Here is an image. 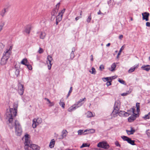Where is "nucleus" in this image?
<instances>
[{
	"instance_id": "f257e3e1",
	"label": "nucleus",
	"mask_w": 150,
	"mask_h": 150,
	"mask_svg": "<svg viewBox=\"0 0 150 150\" xmlns=\"http://www.w3.org/2000/svg\"><path fill=\"white\" fill-rule=\"evenodd\" d=\"M13 107V108H10L9 110H7L5 117L7 120V123L10 126V128L12 129L13 127L15 126L16 134L20 136L22 134V129L19 122L17 120H15L14 122H13V118L17 114L18 104L14 103Z\"/></svg>"
},
{
	"instance_id": "f03ea898",
	"label": "nucleus",
	"mask_w": 150,
	"mask_h": 150,
	"mask_svg": "<svg viewBox=\"0 0 150 150\" xmlns=\"http://www.w3.org/2000/svg\"><path fill=\"white\" fill-rule=\"evenodd\" d=\"M120 103L119 100H117L115 102L114 106V110L112 113L115 115L117 114L120 108Z\"/></svg>"
},
{
	"instance_id": "7ed1b4c3",
	"label": "nucleus",
	"mask_w": 150,
	"mask_h": 150,
	"mask_svg": "<svg viewBox=\"0 0 150 150\" xmlns=\"http://www.w3.org/2000/svg\"><path fill=\"white\" fill-rule=\"evenodd\" d=\"M42 122L41 118H38L37 119L34 118L33 120L32 127L33 128H35L40 123Z\"/></svg>"
},
{
	"instance_id": "20e7f679",
	"label": "nucleus",
	"mask_w": 150,
	"mask_h": 150,
	"mask_svg": "<svg viewBox=\"0 0 150 150\" xmlns=\"http://www.w3.org/2000/svg\"><path fill=\"white\" fill-rule=\"evenodd\" d=\"M98 147L102 148L105 149H108L109 147V144L106 142H99L97 145Z\"/></svg>"
},
{
	"instance_id": "39448f33",
	"label": "nucleus",
	"mask_w": 150,
	"mask_h": 150,
	"mask_svg": "<svg viewBox=\"0 0 150 150\" xmlns=\"http://www.w3.org/2000/svg\"><path fill=\"white\" fill-rule=\"evenodd\" d=\"M18 93L20 95H22L24 91V86L20 82L18 83Z\"/></svg>"
},
{
	"instance_id": "423d86ee",
	"label": "nucleus",
	"mask_w": 150,
	"mask_h": 150,
	"mask_svg": "<svg viewBox=\"0 0 150 150\" xmlns=\"http://www.w3.org/2000/svg\"><path fill=\"white\" fill-rule=\"evenodd\" d=\"M53 60L52 57L50 55L48 56L47 58V62L48 64V69L50 70L51 69L52 64L51 63V61Z\"/></svg>"
},
{
	"instance_id": "0eeeda50",
	"label": "nucleus",
	"mask_w": 150,
	"mask_h": 150,
	"mask_svg": "<svg viewBox=\"0 0 150 150\" xmlns=\"http://www.w3.org/2000/svg\"><path fill=\"white\" fill-rule=\"evenodd\" d=\"M60 4V3H58L56 6V7L54 8L51 13V15L57 16V12L58 11V9Z\"/></svg>"
},
{
	"instance_id": "6e6552de",
	"label": "nucleus",
	"mask_w": 150,
	"mask_h": 150,
	"mask_svg": "<svg viewBox=\"0 0 150 150\" xmlns=\"http://www.w3.org/2000/svg\"><path fill=\"white\" fill-rule=\"evenodd\" d=\"M138 117L139 115L137 114H133L128 117V121L130 122H132L134 121L137 117Z\"/></svg>"
},
{
	"instance_id": "1a4fd4ad",
	"label": "nucleus",
	"mask_w": 150,
	"mask_h": 150,
	"mask_svg": "<svg viewBox=\"0 0 150 150\" xmlns=\"http://www.w3.org/2000/svg\"><path fill=\"white\" fill-rule=\"evenodd\" d=\"M81 105H77L76 104H75L72 106H71L68 109V111L70 112H72L75 110L76 108H77L81 106Z\"/></svg>"
},
{
	"instance_id": "9d476101",
	"label": "nucleus",
	"mask_w": 150,
	"mask_h": 150,
	"mask_svg": "<svg viewBox=\"0 0 150 150\" xmlns=\"http://www.w3.org/2000/svg\"><path fill=\"white\" fill-rule=\"evenodd\" d=\"M142 19L143 20H145L146 21H149V13L147 12H145L142 13Z\"/></svg>"
},
{
	"instance_id": "9b49d317",
	"label": "nucleus",
	"mask_w": 150,
	"mask_h": 150,
	"mask_svg": "<svg viewBox=\"0 0 150 150\" xmlns=\"http://www.w3.org/2000/svg\"><path fill=\"white\" fill-rule=\"evenodd\" d=\"M120 116L127 117L129 116V114L128 112H126L124 111L120 110L118 112V113Z\"/></svg>"
},
{
	"instance_id": "f8f14e48",
	"label": "nucleus",
	"mask_w": 150,
	"mask_h": 150,
	"mask_svg": "<svg viewBox=\"0 0 150 150\" xmlns=\"http://www.w3.org/2000/svg\"><path fill=\"white\" fill-rule=\"evenodd\" d=\"M30 147L29 150H39L40 147L37 145L35 144H30Z\"/></svg>"
},
{
	"instance_id": "ddd939ff",
	"label": "nucleus",
	"mask_w": 150,
	"mask_h": 150,
	"mask_svg": "<svg viewBox=\"0 0 150 150\" xmlns=\"http://www.w3.org/2000/svg\"><path fill=\"white\" fill-rule=\"evenodd\" d=\"M24 144L25 145L24 148L26 150H29L30 147V142H25Z\"/></svg>"
},
{
	"instance_id": "4468645a",
	"label": "nucleus",
	"mask_w": 150,
	"mask_h": 150,
	"mask_svg": "<svg viewBox=\"0 0 150 150\" xmlns=\"http://www.w3.org/2000/svg\"><path fill=\"white\" fill-rule=\"evenodd\" d=\"M8 60V59L7 58H6L5 56H3L1 60V65H4L6 64Z\"/></svg>"
},
{
	"instance_id": "2eb2a0df",
	"label": "nucleus",
	"mask_w": 150,
	"mask_h": 150,
	"mask_svg": "<svg viewBox=\"0 0 150 150\" xmlns=\"http://www.w3.org/2000/svg\"><path fill=\"white\" fill-rule=\"evenodd\" d=\"M141 68L144 70H146L147 71H148L150 70V65H143L142 67Z\"/></svg>"
},
{
	"instance_id": "dca6fc26",
	"label": "nucleus",
	"mask_w": 150,
	"mask_h": 150,
	"mask_svg": "<svg viewBox=\"0 0 150 150\" xmlns=\"http://www.w3.org/2000/svg\"><path fill=\"white\" fill-rule=\"evenodd\" d=\"M139 67V64L135 65L134 67L131 68L128 70L129 73H132L134 71L136 68H137Z\"/></svg>"
},
{
	"instance_id": "f3484780",
	"label": "nucleus",
	"mask_w": 150,
	"mask_h": 150,
	"mask_svg": "<svg viewBox=\"0 0 150 150\" xmlns=\"http://www.w3.org/2000/svg\"><path fill=\"white\" fill-rule=\"evenodd\" d=\"M31 29V27L30 25H28L25 28V31L27 34H29L30 33V30Z\"/></svg>"
},
{
	"instance_id": "a211bd4d",
	"label": "nucleus",
	"mask_w": 150,
	"mask_h": 150,
	"mask_svg": "<svg viewBox=\"0 0 150 150\" xmlns=\"http://www.w3.org/2000/svg\"><path fill=\"white\" fill-rule=\"evenodd\" d=\"M11 52L6 50V52H4L3 56H5L6 58H7L8 59L10 57V54Z\"/></svg>"
},
{
	"instance_id": "6ab92c4d",
	"label": "nucleus",
	"mask_w": 150,
	"mask_h": 150,
	"mask_svg": "<svg viewBox=\"0 0 150 150\" xmlns=\"http://www.w3.org/2000/svg\"><path fill=\"white\" fill-rule=\"evenodd\" d=\"M55 141L54 139H52L49 144V146L51 148H53L55 144Z\"/></svg>"
},
{
	"instance_id": "aec40b11",
	"label": "nucleus",
	"mask_w": 150,
	"mask_h": 150,
	"mask_svg": "<svg viewBox=\"0 0 150 150\" xmlns=\"http://www.w3.org/2000/svg\"><path fill=\"white\" fill-rule=\"evenodd\" d=\"M126 131L127 134L129 135L133 134L135 131V130L134 129H133L132 127H131V130H126Z\"/></svg>"
},
{
	"instance_id": "412c9836",
	"label": "nucleus",
	"mask_w": 150,
	"mask_h": 150,
	"mask_svg": "<svg viewBox=\"0 0 150 150\" xmlns=\"http://www.w3.org/2000/svg\"><path fill=\"white\" fill-rule=\"evenodd\" d=\"M83 101H86V98H83L82 99H80L79 101L76 104L77 105H81V106L83 105V103H80L81 102H82Z\"/></svg>"
},
{
	"instance_id": "4be33fe9",
	"label": "nucleus",
	"mask_w": 150,
	"mask_h": 150,
	"mask_svg": "<svg viewBox=\"0 0 150 150\" xmlns=\"http://www.w3.org/2000/svg\"><path fill=\"white\" fill-rule=\"evenodd\" d=\"M67 132L66 130H63L62 132V134L61 137V139H63L64 137H66V136Z\"/></svg>"
},
{
	"instance_id": "5701e85b",
	"label": "nucleus",
	"mask_w": 150,
	"mask_h": 150,
	"mask_svg": "<svg viewBox=\"0 0 150 150\" xmlns=\"http://www.w3.org/2000/svg\"><path fill=\"white\" fill-rule=\"evenodd\" d=\"M28 62L27 59L26 58H24L23 59L21 62V63L22 64L26 65V64H27Z\"/></svg>"
},
{
	"instance_id": "b1692460",
	"label": "nucleus",
	"mask_w": 150,
	"mask_h": 150,
	"mask_svg": "<svg viewBox=\"0 0 150 150\" xmlns=\"http://www.w3.org/2000/svg\"><path fill=\"white\" fill-rule=\"evenodd\" d=\"M15 69L16 70L15 71V74L17 77L19 76L20 75V70L18 68H17L16 67L15 68Z\"/></svg>"
},
{
	"instance_id": "393cba45",
	"label": "nucleus",
	"mask_w": 150,
	"mask_h": 150,
	"mask_svg": "<svg viewBox=\"0 0 150 150\" xmlns=\"http://www.w3.org/2000/svg\"><path fill=\"white\" fill-rule=\"evenodd\" d=\"M127 142L132 145H136V144L135 143V141L134 140H132L131 138H129V140L127 141Z\"/></svg>"
},
{
	"instance_id": "a878e982",
	"label": "nucleus",
	"mask_w": 150,
	"mask_h": 150,
	"mask_svg": "<svg viewBox=\"0 0 150 150\" xmlns=\"http://www.w3.org/2000/svg\"><path fill=\"white\" fill-rule=\"evenodd\" d=\"M6 9L5 8H4L3 9L0 13V15L4 17L5 15V14L6 12Z\"/></svg>"
},
{
	"instance_id": "bb28decb",
	"label": "nucleus",
	"mask_w": 150,
	"mask_h": 150,
	"mask_svg": "<svg viewBox=\"0 0 150 150\" xmlns=\"http://www.w3.org/2000/svg\"><path fill=\"white\" fill-rule=\"evenodd\" d=\"M62 15L60 16L58 14L56 17V21H60L62 20Z\"/></svg>"
},
{
	"instance_id": "cd10ccee",
	"label": "nucleus",
	"mask_w": 150,
	"mask_h": 150,
	"mask_svg": "<svg viewBox=\"0 0 150 150\" xmlns=\"http://www.w3.org/2000/svg\"><path fill=\"white\" fill-rule=\"evenodd\" d=\"M46 34L45 32H41L40 35V38L42 39H43L45 38V36Z\"/></svg>"
},
{
	"instance_id": "c85d7f7f",
	"label": "nucleus",
	"mask_w": 150,
	"mask_h": 150,
	"mask_svg": "<svg viewBox=\"0 0 150 150\" xmlns=\"http://www.w3.org/2000/svg\"><path fill=\"white\" fill-rule=\"evenodd\" d=\"M121 137L123 140L126 141L127 142L130 138L125 136H122Z\"/></svg>"
},
{
	"instance_id": "c756f323",
	"label": "nucleus",
	"mask_w": 150,
	"mask_h": 150,
	"mask_svg": "<svg viewBox=\"0 0 150 150\" xmlns=\"http://www.w3.org/2000/svg\"><path fill=\"white\" fill-rule=\"evenodd\" d=\"M143 118L145 120L148 119H150V112L148 114L145 115L143 117Z\"/></svg>"
},
{
	"instance_id": "7c9ffc66",
	"label": "nucleus",
	"mask_w": 150,
	"mask_h": 150,
	"mask_svg": "<svg viewBox=\"0 0 150 150\" xmlns=\"http://www.w3.org/2000/svg\"><path fill=\"white\" fill-rule=\"evenodd\" d=\"M116 67V65L115 63H113L111 67V69L110 70L109 68V69L111 71H113L115 70V69Z\"/></svg>"
},
{
	"instance_id": "2f4dec72",
	"label": "nucleus",
	"mask_w": 150,
	"mask_h": 150,
	"mask_svg": "<svg viewBox=\"0 0 150 150\" xmlns=\"http://www.w3.org/2000/svg\"><path fill=\"white\" fill-rule=\"evenodd\" d=\"M140 103H136V107L137 108V111L138 112H139L140 111Z\"/></svg>"
},
{
	"instance_id": "473e14b6",
	"label": "nucleus",
	"mask_w": 150,
	"mask_h": 150,
	"mask_svg": "<svg viewBox=\"0 0 150 150\" xmlns=\"http://www.w3.org/2000/svg\"><path fill=\"white\" fill-rule=\"evenodd\" d=\"M87 117H93L92 112L90 111H88L87 113Z\"/></svg>"
},
{
	"instance_id": "72a5a7b5",
	"label": "nucleus",
	"mask_w": 150,
	"mask_h": 150,
	"mask_svg": "<svg viewBox=\"0 0 150 150\" xmlns=\"http://www.w3.org/2000/svg\"><path fill=\"white\" fill-rule=\"evenodd\" d=\"M90 144H88V143H83L82 145L80 146L81 148H82L83 147H88L90 146Z\"/></svg>"
},
{
	"instance_id": "f704fd0d",
	"label": "nucleus",
	"mask_w": 150,
	"mask_h": 150,
	"mask_svg": "<svg viewBox=\"0 0 150 150\" xmlns=\"http://www.w3.org/2000/svg\"><path fill=\"white\" fill-rule=\"evenodd\" d=\"M29 135L28 134H26L25 135V142H30V141L29 139Z\"/></svg>"
},
{
	"instance_id": "c9c22d12",
	"label": "nucleus",
	"mask_w": 150,
	"mask_h": 150,
	"mask_svg": "<svg viewBox=\"0 0 150 150\" xmlns=\"http://www.w3.org/2000/svg\"><path fill=\"white\" fill-rule=\"evenodd\" d=\"M45 100H46L50 104H52V105H49V106H53L54 105V103H53V102H51L50 100H49V99L47 98H45Z\"/></svg>"
},
{
	"instance_id": "e433bc0d",
	"label": "nucleus",
	"mask_w": 150,
	"mask_h": 150,
	"mask_svg": "<svg viewBox=\"0 0 150 150\" xmlns=\"http://www.w3.org/2000/svg\"><path fill=\"white\" fill-rule=\"evenodd\" d=\"M59 105L62 106L63 108H64L65 107V104L63 102L61 101V100H60L59 103Z\"/></svg>"
},
{
	"instance_id": "4c0bfd02",
	"label": "nucleus",
	"mask_w": 150,
	"mask_h": 150,
	"mask_svg": "<svg viewBox=\"0 0 150 150\" xmlns=\"http://www.w3.org/2000/svg\"><path fill=\"white\" fill-rule=\"evenodd\" d=\"M86 131V130H85L84 131L83 130L80 129L78 131V134L81 135L82 134H83L84 132Z\"/></svg>"
},
{
	"instance_id": "58836bf2",
	"label": "nucleus",
	"mask_w": 150,
	"mask_h": 150,
	"mask_svg": "<svg viewBox=\"0 0 150 150\" xmlns=\"http://www.w3.org/2000/svg\"><path fill=\"white\" fill-rule=\"evenodd\" d=\"M135 110V109L134 108H132L130 110H127V112L131 111L132 113H133V114H135L134 113V112Z\"/></svg>"
},
{
	"instance_id": "ea45409f",
	"label": "nucleus",
	"mask_w": 150,
	"mask_h": 150,
	"mask_svg": "<svg viewBox=\"0 0 150 150\" xmlns=\"http://www.w3.org/2000/svg\"><path fill=\"white\" fill-rule=\"evenodd\" d=\"M72 91V87H71L70 88V90L69 92V93L67 96V98H68V97L70 95V94L71 93Z\"/></svg>"
},
{
	"instance_id": "a19ab883",
	"label": "nucleus",
	"mask_w": 150,
	"mask_h": 150,
	"mask_svg": "<svg viewBox=\"0 0 150 150\" xmlns=\"http://www.w3.org/2000/svg\"><path fill=\"white\" fill-rule=\"evenodd\" d=\"M91 19V13L90 14V15L88 16V18L87 19V21L88 23L90 22Z\"/></svg>"
},
{
	"instance_id": "79ce46f5",
	"label": "nucleus",
	"mask_w": 150,
	"mask_h": 150,
	"mask_svg": "<svg viewBox=\"0 0 150 150\" xmlns=\"http://www.w3.org/2000/svg\"><path fill=\"white\" fill-rule=\"evenodd\" d=\"M27 68L29 70H31L32 69V67L31 65L29 64V63H28L27 64H26V65Z\"/></svg>"
},
{
	"instance_id": "37998d69",
	"label": "nucleus",
	"mask_w": 150,
	"mask_h": 150,
	"mask_svg": "<svg viewBox=\"0 0 150 150\" xmlns=\"http://www.w3.org/2000/svg\"><path fill=\"white\" fill-rule=\"evenodd\" d=\"M92 71H90L92 74H95L96 73V71L94 67H92L91 69Z\"/></svg>"
},
{
	"instance_id": "c03bdc74",
	"label": "nucleus",
	"mask_w": 150,
	"mask_h": 150,
	"mask_svg": "<svg viewBox=\"0 0 150 150\" xmlns=\"http://www.w3.org/2000/svg\"><path fill=\"white\" fill-rule=\"evenodd\" d=\"M74 57V53L71 52L70 54V58L71 60L73 59Z\"/></svg>"
},
{
	"instance_id": "a18cd8bd",
	"label": "nucleus",
	"mask_w": 150,
	"mask_h": 150,
	"mask_svg": "<svg viewBox=\"0 0 150 150\" xmlns=\"http://www.w3.org/2000/svg\"><path fill=\"white\" fill-rule=\"evenodd\" d=\"M118 81L120 83L125 84V82L122 79H120V78L118 79Z\"/></svg>"
},
{
	"instance_id": "49530a36",
	"label": "nucleus",
	"mask_w": 150,
	"mask_h": 150,
	"mask_svg": "<svg viewBox=\"0 0 150 150\" xmlns=\"http://www.w3.org/2000/svg\"><path fill=\"white\" fill-rule=\"evenodd\" d=\"M4 47V45L2 43H0V52L2 50Z\"/></svg>"
},
{
	"instance_id": "de8ad7c7",
	"label": "nucleus",
	"mask_w": 150,
	"mask_h": 150,
	"mask_svg": "<svg viewBox=\"0 0 150 150\" xmlns=\"http://www.w3.org/2000/svg\"><path fill=\"white\" fill-rule=\"evenodd\" d=\"M130 92L129 91H128L127 93H123L121 94V96H125L129 94Z\"/></svg>"
},
{
	"instance_id": "09e8293b",
	"label": "nucleus",
	"mask_w": 150,
	"mask_h": 150,
	"mask_svg": "<svg viewBox=\"0 0 150 150\" xmlns=\"http://www.w3.org/2000/svg\"><path fill=\"white\" fill-rule=\"evenodd\" d=\"M65 11V9H64L63 10H62L61 11V12H60L58 14L60 15V16L62 15V16H63V14L64 13Z\"/></svg>"
},
{
	"instance_id": "8fccbe9b",
	"label": "nucleus",
	"mask_w": 150,
	"mask_h": 150,
	"mask_svg": "<svg viewBox=\"0 0 150 150\" xmlns=\"http://www.w3.org/2000/svg\"><path fill=\"white\" fill-rule=\"evenodd\" d=\"M123 46H122L121 48H120L119 53H118L117 56V57L118 58L119 57V56L120 54V53L122 51L123 49Z\"/></svg>"
},
{
	"instance_id": "3c124183",
	"label": "nucleus",
	"mask_w": 150,
	"mask_h": 150,
	"mask_svg": "<svg viewBox=\"0 0 150 150\" xmlns=\"http://www.w3.org/2000/svg\"><path fill=\"white\" fill-rule=\"evenodd\" d=\"M115 144L116 146L120 147L121 145L119 144V142L118 141H116L115 142Z\"/></svg>"
},
{
	"instance_id": "603ef678",
	"label": "nucleus",
	"mask_w": 150,
	"mask_h": 150,
	"mask_svg": "<svg viewBox=\"0 0 150 150\" xmlns=\"http://www.w3.org/2000/svg\"><path fill=\"white\" fill-rule=\"evenodd\" d=\"M43 50L42 49V48L40 47L39 50L38 51V52L40 54H41L43 53Z\"/></svg>"
},
{
	"instance_id": "864d4df0",
	"label": "nucleus",
	"mask_w": 150,
	"mask_h": 150,
	"mask_svg": "<svg viewBox=\"0 0 150 150\" xmlns=\"http://www.w3.org/2000/svg\"><path fill=\"white\" fill-rule=\"evenodd\" d=\"M112 81H108L106 83V85L108 86H110L111 85V82Z\"/></svg>"
},
{
	"instance_id": "5fc2aeb1",
	"label": "nucleus",
	"mask_w": 150,
	"mask_h": 150,
	"mask_svg": "<svg viewBox=\"0 0 150 150\" xmlns=\"http://www.w3.org/2000/svg\"><path fill=\"white\" fill-rule=\"evenodd\" d=\"M99 69L101 71L104 69V66L103 65H101L99 67Z\"/></svg>"
},
{
	"instance_id": "6e6d98bb",
	"label": "nucleus",
	"mask_w": 150,
	"mask_h": 150,
	"mask_svg": "<svg viewBox=\"0 0 150 150\" xmlns=\"http://www.w3.org/2000/svg\"><path fill=\"white\" fill-rule=\"evenodd\" d=\"M89 131L91 133H93L95 132V130L94 129H90Z\"/></svg>"
},
{
	"instance_id": "4d7b16f0",
	"label": "nucleus",
	"mask_w": 150,
	"mask_h": 150,
	"mask_svg": "<svg viewBox=\"0 0 150 150\" xmlns=\"http://www.w3.org/2000/svg\"><path fill=\"white\" fill-rule=\"evenodd\" d=\"M52 15V17H51V20H53L55 18H56V16H54V15Z\"/></svg>"
},
{
	"instance_id": "13d9d810",
	"label": "nucleus",
	"mask_w": 150,
	"mask_h": 150,
	"mask_svg": "<svg viewBox=\"0 0 150 150\" xmlns=\"http://www.w3.org/2000/svg\"><path fill=\"white\" fill-rule=\"evenodd\" d=\"M12 48V46H10V47L8 49H7L6 50H7L8 51L10 52H11V51Z\"/></svg>"
},
{
	"instance_id": "bf43d9fd",
	"label": "nucleus",
	"mask_w": 150,
	"mask_h": 150,
	"mask_svg": "<svg viewBox=\"0 0 150 150\" xmlns=\"http://www.w3.org/2000/svg\"><path fill=\"white\" fill-rule=\"evenodd\" d=\"M146 25L147 27H150V23L149 22H147L146 23Z\"/></svg>"
},
{
	"instance_id": "052dcab7",
	"label": "nucleus",
	"mask_w": 150,
	"mask_h": 150,
	"mask_svg": "<svg viewBox=\"0 0 150 150\" xmlns=\"http://www.w3.org/2000/svg\"><path fill=\"white\" fill-rule=\"evenodd\" d=\"M123 38V35H120L119 36V38L121 40Z\"/></svg>"
},
{
	"instance_id": "680f3d73",
	"label": "nucleus",
	"mask_w": 150,
	"mask_h": 150,
	"mask_svg": "<svg viewBox=\"0 0 150 150\" xmlns=\"http://www.w3.org/2000/svg\"><path fill=\"white\" fill-rule=\"evenodd\" d=\"M81 18V17H80V16H78V17H76L75 19V20L76 21H77L80 18Z\"/></svg>"
},
{
	"instance_id": "e2e57ef3",
	"label": "nucleus",
	"mask_w": 150,
	"mask_h": 150,
	"mask_svg": "<svg viewBox=\"0 0 150 150\" xmlns=\"http://www.w3.org/2000/svg\"><path fill=\"white\" fill-rule=\"evenodd\" d=\"M75 50L74 47H73L72 48V51L71 52L74 53V52L75 51Z\"/></svg>"
},
{
	"instance_id": "0e129e2a",
	"label": "nucleus",
	"mask_w": 150,
	"mask_h": 150,
	"mask_svg": "<svg viewBox=\"0 0 150 150\" xmlns=\"http://www.w3.org/2000/svg\"><path fill=\"white\" fill-rule=\"evenodd\" d=\"M114 76L110 77H109V80H110V81H112V79H114L115 78H113Z\"/></svg>"
},
{
	"instance_id": "69168bd1",
	"label": "nucleus",
	"mask_w": 150,
	"mask_h": 150,
	"mask_svg": "<svg viewBox=\"0 0 150 150\" xmlns=\"http://www.w3.org/2000/svg\"><path fill=\"white\" fill-rule=\"evenodd\" d=\"M91 61H93V55H91Z\"/></svg>"
},
{
	"instance_id": "338daca9",
	"label": "nucleus",
	"mask_w": 150,
	"mask_h": 150,
	"mask_svg": "<svg viewBox=\"0 0 150 150\" xmlns=\"http://www.w3.org/2000/svg\"><path fill=\"white\" fill-rule=\"evenodd\" d=\"M104 79H106V81H108L109 80V77H106L105 78H104Z\"/></svg>"
},
{
	"instance_id": "774afa93",
	"label": "nucleus",
	"mask_w": 150,
	"mask_h": 150,
	"mask_svg": "<svg viewBox=\"0 0 150 150\" xmlns=\"http://www.w3.org/2000/svg\"><path fill=\"white\" fill-rule=\"evenodd\" d=\"M146 134L148 136V137H150V133L149 132H147L146 133Z\"/></svg>"
}]
</instances>
